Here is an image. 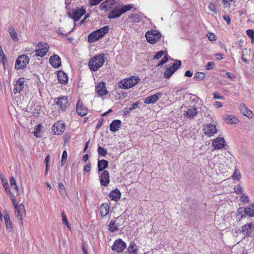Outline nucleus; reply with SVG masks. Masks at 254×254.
Segmentation results:
<instances>
[{"mask_svg":"<svg viewBox=\"0 0 254 254\" xmlns=\"http://www.w3.org/2000/svg\"><path fill=\"white\" fill-rule=\"evenodd\" d=\"M246 34L250 38H253L254 36V31L252 29H248L246 31Z\"/></svg>","mask_w":254,"mask_h":254,"instance_id":"obj_54","label":"nucleus"},{"mask_svg":"<svg viewBox=\"0 0 254 254\" xmlns=\"http://www.w3.org/2000/svg\"><path fill=\"white\" fill-rule=\"evenodd\" d=\"M67 12L69 16L75 21H78L80 18L85 13V10L83 7H76L69 11L67 9Z\"/></svg>","mask_w":254,"mask_h":254,"instance_id":"obj_6","label":"nucleus"},{"mask_svg":"<svg viewBox=\"0 0 254 254\" xmlns=\"http://www.w3.org/2000/svg\"><path fill=\"white\" fill-rule=\"evenodd\" d=\"M76 112L77 114L81 116H84L87 114V110L83 105L82 102L79 100L76 105Z\"/></svg>","mask_w":254,"mask_h":254,"instance_id":"obj_21","label":"nucleus"},{"mask_svg":"<svg viewBox=\"0 0 254 254\" xmlns=\"http://www.w3.org/2000/svg\"><path fill=\"white\" fill-rule=\"evenodd\" d=\"M121 195L120 191L116 189L110 192L109 196L112 200L117 201L120 198Z\"/></svg>","mask_w":254,"mask_h":254,"instance_id":"obj_26","label":"nucleus"},{"mask_svg":"<svg viewBox=\"0 0 254 254\" xmlns=\"http://www.w3.org/2000/svg\"><path fill=\"white\" fill-rule=\"evenodd\" d=\"M207 38L211 41L215 40V35L213 33H209L207 35Z\"/></svg>","mask_w":254,"mask_h":254,"instance_id":"obj_55","label":"nucleus"},{"mask_svg":"<svg viewBox=\"0 0 254 254\" xmlns=\"http://www.w3.org/2000/svg\"><path fill=\"white\" fill-rule=\"evenodd\" d=\"M254 223H250L246 224L241 228V232L244 236V238L247 237H252L254 235Z\"/></svg>","mask_w":254,"mask_h":254,"instance_id":"obj_9","label":"nucleus"},{"mask_svg":"<svg viewBox=\"0 0 254 254\" xmlns=\"http://www.w3.org/2000/svg\"><path fill=\"white\" fill-rule=\"evenodd\" d=\"M215 56L218 60H222L223 58L222 55L221 54H216L215 55Z\"/></svg>","mask_w":254,"mask_h":254,"instance_id":"obj_63","label":"nucleus"},{"mask_svg":"<svg viewBox=\"0 0 254 254\" xmlns=\"http://www.w3.org/2000/svg\"><path fill=\"white\" fill-rule=\"evenodd\" d=\"M205 77V74L202 72H198L195 74L193 78L195 80H202Z\"/></svg>","mask_w":254,"mask_h":254,"instance_id":"obj_38","label":"nucleus"},{"mask_svg":"<svg viewBox=\"0 0 254 254\" xmlns=\"http://www.w3.org/2000/svg\"><path fill=\"white\" fill-rule=\"evenodd\" d=\"M100 9L102 10H108L109 8H110V7H109V5L108 4L107 2L106 1L102 2L100 5Z\"/></svg>","mask_w":254,"mask_h":254,"instance_id":"obj_43","label":"nucleus"},{"mask_svg":"<svg viewBox=\"0 0 254 254\" xmlns=\"http://www.w3.org/2000/svg\"><path fill=\"white\" fill-rule=\"evenodd\" d=\"M131 17L133 18V21L135 22H137L140 20L139 16L137 13L131 14Z\"/></svg>","mask_w":254,"mask_h":254,"instance_id":"obj_49","label":"nucleus"},{"mask_svg":"<svg viewBox=\"0 0 254 254\" xmlns=\"http://www.w3.org/2000/svg\"><path fill=\"white\" fill-rule=\"evenodd\" d=\"M175 72L173 68H172L171 67H167L164 73V78H169Z\"/></svg>","mask_w":254,"mask_h":254,"instance_id":"obj_34","label":"nucleus"},{"mask_svg":"<svg viewBox=\"0 0 254 254\" xmlns=\"http://www.w3.org/2000/svg\"><path fill=\"white\" fill-rule=\"evenodd\" d=\"M159 99V93L147 97L144 99V103L146 104H153Z\"/></svg>","mask_w":254,"mask_h":254,"instance_id":"obj_27","label":"nucleus"},{"mask_svg":"<svg viewBox=\"0 0 254 254\" xmlns=\"http://www.w3.org/2000/svg\"><path fill=\"white\" fill-rule=\"evenodd\" d=\"M245 212L247 215H248L250 217H254V204H252L250 206L245 208Z\"/></svg>","mask_w":254,"mask_h":254,"instance_id":"obj_33","label":"nucleus"},{"mask_svg":"<svg viewBox=\"0 0 254 254\" xmlns=\"http://www.w3.org/2000/svg\"><path fill=\"white\" fill-rule=\"evenodd\" d=\"M121 121L120 120H115L112 122L110 125V129L112 132L118 131L121 126Z\"/></svg>","mask_w":254,"mask_h":254,"instance_id":"obj_25","label":"nucleus"},{"mask_svg":"<svg viewBox=\"0 0 254 254\" xmlns=\"http://www.w3.org/2000/svg\"><path fill=\"white\" fill-rule=\"evenodd\" d=\"M50 64L55 68H59L61 65L60 57L57 55L51 56L49 59Z\"/></svg>","mask_w":254,"mask_h":254,"instance_id":"obj_17","label":"nucleus"},{"mask_svg":"<svg viewBox=\"0 0 254 254\" xmlns=\"http://www.w3.org/2000/svg\"><path fill=\"white\" fill-rule=\"evenodd\" d=\"M147 41L151 44H154L159 40V32L152 30L147 31L145 34Z\"/></svg>","mask_w":254,"mask_h":254,"instance_id":"obj_11","label":"nucleus"},{"mask_svg":"<svg viewBox=\"0 0 254 254\" xmlns=\"http://www.w3.org/2000/svg\"><path fill=\"white\" fill-rule=\"evenodd\" d=\"M67 155L66 151V150H64L63 151V154H62V159H64L66 160V158H67Z\"/></svg>","mask_w":254,"mask_h":254,"instance_id":"obj_60","label":"nucleus"},{"mask_svg":"<svg viewBox=\"0 0 254 254\" xmlns=\"http://www.w3.org/2000/svg\"><path fill=\"white\" fill-rule=\"evenodd\" d=\"M91 167V165L90 163H88L86 164L83 168L84 173H88L90 170Z\"/></svg>","mask_w":254,"mask_h":254,"instance_id":"obj_50","label":"nucleus"},{"mask_svg":"<svg viewBox=\"0 0 254 254\" xmlns=\"http://www.w3.org/2000/svg\"><path fill=\"white\" fill-rule=\"evenodd\" d=\"M132 7L131 4L115 7L108 15L109 19H113L120 17L122 14L129 10Z\"/></svg>","mask_w":254,"mask_h":254,"instance_id":"obj_4","label":"nucleus"},{"mask_svg":"<svg viewBox=\"0 0 254 254\" xmlns=\"http://www.w3.org/2000/svg\"><path fill=\"white\" fill-rule=\"evenodd\" d=\"M198 112V109L196 106H189L184 111L183 115L185 118L191 120L197 115Z\"/></svg>","mask_w":254,"mask_h":254,"instance_id":"obj_7","label":"nucleus"},{"mask_svg":"<svg viewBox=\"0 0 254 254\" xmlns=\"http://www.w3.org/2000/svg\"><path fill=\"white\" fill-rule=\"evenodd\" d=\"M4 220L6 228L7 229L11 230L12 225L10 221V217L8 214H5L4 215Z\"/></svg>","mask_w":254,"mask_h":254,"instance_id":"obj_35","label":"nucleus"},{"mask_svg":"<svg viewBox=\"0 0 254 254\" xmlns=\"http://www.w3.org/2000/svg\"><path fill=\"white\" fill-rule=\"evenodd\" d=\"M241 178V175L240 172V171L238 169L235 168L234 172L232 176V179L233 180L239 181L240 180Z\"/></svg>","mask_w":254,"mask_h":254,"instance_id":"obj_37","label":"nucleus"},{"mask_svg":"<svg viewBox=\"0 0 254 254\" xmlns=\"http://www.w3.org/2000/svg\"><path fill=\"white\" fill-rule=\"evenodd\" d=\"M182 62L180 60H176L175 63L173 64V65L170 66L171 68H173L176 71L179 67L181 66Z\"/></svg>","mask_w":254,"mask_h":254,"instance_id":"obj_42","label":"nucleus"},{"mask_svg":"<svg viewBox=\"0 0 254 254\" xmlns=\"http://www.w3.org/2000/svg\"><path fill=\"white\" fill-rule=\"evenodd\" d=\"M96 92L99 96H104L108 94V91L106 88L105 82H100L97 84L95 88Z\"/></svg>","mask_w":254,"mask_h":254,"instance_id":"obj_15","label":"nucleus"},{"mask_svg":"<svg viewBox=\"0 0 254 254\" xmlns=\"http://www.w3.org/2000/svg\"><path fill=\"white\" fill-rule=\"evenodd\" d=\"M215 65V64L212 62H209L207 63L206 65V69L207 70L212 69Z\"/></svg>","mask_w":254,"mask_h":254,"instance_id":"obj_48","label":"nucleus"},{"mask_svg":"<svg viewBox=\"0 0 254 254\" xmlns=\"http://www.w3.org/2000/svg\"><path fill=\"white\" fill-rule=\"evenodd\" d=\"M240 200L241 202H243L244 203H248L250 202V197L246 193H243L240 197Z\"/></svg>","mask_w":254,"mask_h":254,"instance_id":"obj_40","label":"nucleus"},{"mask_svg":"<svg viewBox=\"0 0 254 254\" xmlns=\"http://www.w3.org/2000/svg\"><path fill=\"white\" fill-rule=\"evenodd\" d=\"M105 62L103 54L92 57L89 61V66L91 70L96 71L101 67Z\"/></svg>","mask_w":254,"mask_h":254,"instance_id":"obj_3","label":"nucleus"},{"mask_svg":"<svg viewBox=\"0 0 254 254\" xmlns=\"http://www.w3.org/2000/svg\"><path fill=\"white\" fill-rule=\"evenodd\" d=\"M67 102V99L65 96L58 98L56 104L58 106L59 111H64L66 108Z\"/></svg>","mask_w":254,"mask_h":254,"instance_id":"obj_20","label":"nucleus"},{"mask_svg":"<svg viewBox=\"0 0 254 254\" xmlns=\"http://www.w3.org/2000/svg\"><path fill=\"white\" fill-rule=\"evenodd\" d=\"M29 58L26 54H22L19 56L16 59L15 64V69L16 70H23L29 63Z\"/></svg>","mask_w":254,"mask_h":254,"instance_id":"obj_5","label":"nucleus"},{"mask_svg":"<svg viewBox=\"0 0 254 254\" xmlns=\"http://www.w3.org/2000/svg\"><path fill=\"white\" fill-rule=\"evenodd\" d=\"M100 181L102 186L107 187L110 182L109 173L108 171H104L99 176Z\"/></svg>","mask_w":254,"mask_h":254,"instance_id":"obj_16","label":"nucleus"},{"mask_svg":"<svg viewBox=\"0 0 254 254\" xmlns=\"http://www.w3.org/2000/svg\"><path fill=\"white\" fill-rule=\"evenodd\" d=\"M160 59H161V60H160V66L164 64L169 60L171 61L174 60L168 55L166 49L164 50H162L160 51Z\"/></svg>","mask_w":254,"mask_h":254,"instance_id":"obj_18","label":"nucleus"},{"mask_svg":"<svg viewBox=\"0 0 254 254\" xmlns=\"http://www.w3.org/2000/svg\"><path fill=\"white\" fill-rule=\"evenodd\" d=\"M122 219V218L118 217L115 221H111L108 226L109 231L112 232H114L119 230L120 227H122V225L120 223V221Z\"/></svg>","mask_w":254,"mask_h":254,"instance_id":"obj_14","label":"nucleus"},{"mask_svg":"<svg viewBox=\"0 0 254 254\" xmlns=\"http://www.w3.org/2000/svg\"><path fill=\"white\" fill-rule=\"evenodd\" d=\"M127 251L130 254H135L138 252L137 247L133 242H130L127 248Z\"/></svg>","mask_w":254,"mask_h":254,"instance_id":"obj_31","label":"nucleus"},{"mask_svg":"<svg viewBox=\"0 0 254 254\" xmlns=\"http://www.w3.org/2000/svg\"><path fill=\"white\" fill-rule=\"evenodd\" d=\"M225 121L228 124H234L238 123V119L234 116H229L225 118Z\"/></svg>","mask_w":254,"mask_h":254,"instance_id":"obj_36","label":"nucleus"},{"mask_svg":"<svg viewBox=\"0 0 254 254\" xmlns=\"http://www.w3.org/2000/svg\"><path fill=\"white\" fill-rule=\"evenodd\" d=\"M65 126L63 121L56 122L52 127V131L55 134L60 135L64 132Z\"/></svg>","mask_w":254,"mask_h":254,"instance_id":"obj_12","label":"nucleus"},{"mask_svg":"<svg viewBox=\"0 0 254 254\" xmlns=\"http://www.w3.org/2000/svg\"><path fill=\"white\" fill-rule=\"evenodd\" d=\"M127 245L122 239H118L114 243L113 245L112 246V250L117 253H121L124 251L126 248Z\"/></svg>","mask_w":254,"mask_h":254,"instance_id":"obj_10","label":"nucleus"},{"mask_svg":"<svg viewBox=\"0 0 254 254\" xmlns=\"http://www.w3.org/2000/svg\"><path fill=\"white\" fill-rule=\"evenodd\" d=\"M214 106L216 108H220L223 106V104L221 102H218V101H215L214 103Z\"/></svg>","mask_w":254,"mask_h":254,"instance_id":"obj_57","label":"nucleus"},{"mask_svg":"<svg viewBox=\"0 0 254 254\" xmlns=\"http://www.w3.org/2000/svg\"><path fill=\"white\" fill-rule=\"evenodd\" d=\"M8 32L11 38L13 39V41L15 42L18 41L19 39L18 38L17 33L13 27L10 26L9 27Z\"/></svg>","mask_w":254,"mask_h":254,"instance_id":"obj_32","label":"nucleus"},{"mask_svg":"<svg viewBox=\"0 0 254 254\" xmlns=\"http://www.w3.org/2000/svg\"><path fill=\"white\" fill-rule=\"evenodd\" d=\"M50 156L49 154H48L46 156V158H45V160H44V163L46 164V166L47 165H49V161H50Z\"/></svg>","mask_w":254,"mask_h":254,"instance_id":"obj_59","label":"nucleus"},{"mask_svg":"<svg viewBox=\"0 0 254 254\" xmlns=\"http://www.w3.org/2000/svg\"><path fill=\"white\" fill-rule=\"evenodd\" d=\"M109 206L107 203H103L100 207V213L102 217H106L109 213Z\"/></svg>","mask_w":254,"mask_h":254,"instance_id":"obj_28","label":"nucleus"},{"mask_svg":"<svg viewBox=\"0 0 254 254\" xmlns=\"http://www.w3.org/2000/svg\"><path fill=\"white\" fill-rule=\"evenodd\" d=\"M102 123H103V119H101L99 120L98 123L96 125V128H99L101 126Z\"/></svg>","mask_w":254,"mask_h":254,"instance_id":"obj_64","label":"nucleus"},{"mask_svg":"<svg viewBox=\"0 0 254 254\" xmlns=\"http://www.w3.org/2000/svg\"><path fill=\"white\" fill-rule=\"evenodd\" d=\"M62 217L63 223L66 226H67V227L68 228H70L69 225L68 223L67 219L66 218V216L64 211L62 213Z\"/></svg>","mask_w":254,"mask_h":254,"instance_id":"obj_44","label":"nucleus"},{"mask_svg":"<svg viewBox=\"0 0 254 254\" xmlns=\"http://www.w3.org/2000/svg\"><path fill=\"white\" fill-rule=\"evenodd\" d=\"M41 129V125H39L36 127V128H35V131L34 132V135L36 137H39L38 133L40 132Z\"/></svg>","mask_w":254,"mask_h":254,"instance_id":"obj_47","label":"nucleus"},{"mask_svg":"<svg viewBox=\"0 0 254 254\" xmlns=\"http://www.w3.org/2000/svg\"><path fill=\"white\" fill-rule=\"evenodd\" d=\"M226 75L229 78H231V79H234L235 77V76L233 75V74H232V73L229 72H227L226 73Z\"/></svg>","mask_w":254,"mask_h":254,"instance_id":"obj_62","label":"nucleus"},{"mask_svg":"<svg viewBox=\"0 0 254 254\" xmlns=\"http://www.w3.org/2000/svg\"><path fill=\"white\" fill-rule=\"evenodd\" d=\"M213 98L214 99L223 100L224 97L223 96L220 95V94L217 92H214L213 94Z\"/></svg>","mask_w":254,"mask_h":254,"instance_id":"obj_51","label":"nucleus"},{"mask_svg":"<svg viewBox=\"0 0 254 254\" xmlns=\"http://www.w3.org/2000/svg\"><path fill=\"white\" fill-rule=\"evenodd\" d=\"M139 81L140 78L138 76H132L119 82L118 87L121 89H128L134 86Z\"/></svg>","mask_w":254,"mask_h":254,"instance_id":"obj_1","label":"nucleus"},{"mask_svg":"<svg viewBox=\"0 0 254 254\" xmlns=\"http://www.w3.org/2000/svg\"><path fill=\"white\" fill-rule=\"evenodd\" d=\"M109 27L105 26L99 29L92 32L88 36V41L93 43L103 37L109 31Z\"/></svg>","mask_w":254,"mask_h":254,"instance_id":"obj_2","label":"nucleus"},{"mask_svg":"<svg viewBox=\"0 0 254 254\" xmlns=\"http://www.w3.org/2000/svg\"><path fill=\"white\" fill-rule=\"evenodd\" d=\"M11 200L12 201V204L14 206L15 209H17V208H20V205H18V204L16 203V201L15 200L14 197L13 196H11Z\"/></svg>","mask_w":254,"mask_h":254,"instance_id":"obj_52","label":"nucleus"},{"mask_svg":"<svg viewBox=\"0 0 254 254\" xmlns=\"http://www.w3.org/2000/svg\"><path fill=\"white\" fill-rule=\"evenodd\" d=\"M36 47L38 48L35 50V55L37 57H43L49 51V46L46 43L39 42L37 44Z\"/></svg>","mask_w":254,"mask_h":254,"instance_id":"obj_8","label":"nucleus"},{"mask_svg":"<svg viewBox=\"0 0 254 254\" xmlns=\"http://www.w3.org/2000/svg\"><path fill=\"white\" fill-rule=\"evenodd\" d=\"M24 86V81L23 78H19L14 85L13 92L14 94L20 93Z\"/></svg>","mask_w":254,"mask_h":254,"instance_id":"obj_23","label":"nucleus"},{"mask_svg":"<svg viewBox=\"0 0 254 254\" xmlns=\"http://www.w3.org/2000/svg\"><path fill=\"white\" fill-rule=\"evenodd\" d=\"M108 162L105 160H99L98 162V168L99 171H102L107 168Z\"/></svg>","mask_w":254,"mask_h":254,"instance_id":"obj_30","label":"nucleus"},{"mask_svg":"<svg viewBox=\"0 0 254 254\" xmlns=\"http://www.w3.org/2000/svg\"><path fill=\"white\" fill-rule=\"evenodd\" d=\"M185 75L188 77H191L192 73L190 72V70H187L185 72Z\"/></svg>","mask_w":254,"mask_h":254,"instance_id":"obj_61","label":"nucleus"},{"mask_svg":"<svg viewBox=\"0 0 254 254\" xmlns=\"http://www.w3.org/2000/svg\"><path fill=\"white\" fill-rule=\"evenodd\" d=\"M98 152L99 155L104 157L107 154V150L100 146H99L98 147Z\"/></svg>","mask_w":254,"mask_h":254,"instance_id":"obj_41","label":"nucleus"},{"mask_svg":"<svg viewBox=\"0 0 254 254\" xmlns=\"http://www.w3.org/2000/svg\"><path fill=\"white\" fill-rule=\"evenodd\" d=\"M59 189L61 194L64 197H65L66 194V192L64 184L61 182L59 183Z\"/></svg>","mask_w":254,"mask_h":254,"instance_id":"obj_39","label":"nucleus"},{"mask_svg":"<svg viewBox=\"0 0 254 254\" xmlns=\"http://www.w3.org/2000/svg\"><path fill=\"white\" fill-rule=\"evenodd\" d=\"M239 108L240 111L244 115L247 116L249 118H252L253 113L252 111L248 109L245 104H241Z\"/></svg>","mask_w":254,"mask_h":254,"instance_id":"obj_24","label":"nucleus"},{"mask_svg":"<svg viewBox=\"0 0 254 254\" xmlns=\"http://www.w3.org/2000/svg\"><path fill=\"white\" fill-rule=\"evenodd\" d=\"M15 211L16 217L18 220V223L20 226H22L23 225V222L21 212L25 213L24 205L23 204H20V208H18L17 209H15Z\"/></svg>","mask_w":254,"mask_h":254,"instance_id":"obj_22","label":"nucleus"},{"mask_svg":"<svg viewBox=\"0 0 254 254\" xmlns=\"http://www.w3.org/2000/svg\"><path fill=\"white\" fill-rule=\"evenodd\" d=\"M138 104L137 103H134L131 105V106L129 107L128 110L129 111L136 109L138 106Z\"/></svg>","mask_w":254,"mask_h":254,"instance_id":"obj_56","label":"nucleus"},{"mask_svg":"<svg viewBox=\"0 0 254 254\" xmlns=\"http://www.w3.org/2000/svg\"><path fill=\"white\" fill-rule=\"evenodd\" d=\"M203 130L204 131V133L209 136H213L217 132L216 126L212 124L205 125L203 127Z\"/></svg>","mask_w":254,"mask_h":254,"instance_id":"obj_13","label":"nucleus"},{"mask_svg":"<svg viewBox=\"0 0 254 254\" xmlns=\"http://www.w3.org/2000/svg\"><path fill=\"white\" fill-rule=\"evenodd\" d=\"M225 145V141L222 137H217L212 141V146L215 149H220Z\"/></svg>","mask_w":254,"mask_h":254,"instance_id":"obj_19","label":"nucleus"},{"mask_svg":"<svg viewBox=\"0 0 254 254\" xmlns=\"http://www.w3.org/2000/svg\"><path fill=\"white\" fill-rule=\"evenodd\" d=\"M58 80L62 84H66L68 82V77L66 74L63 71H59L57 73Z\"/></svg>","mask_w":254,"mask_h":254,"instance_id":"obj_29","label":"nucleus"},{"mask_svg":"<svg viewBox=\"0 0 254 254\" xmlns=\"http://www.w3.org/2000/svg\"><path fill=\"white\" fill-rule=\"evenodd\" d=\"M208 8L210 9V10L212 11L215 13H216L217 12L215 4L212 2L209 3L208 5Z\"/></svg>","mask_w":254,"mask_h":254,"instance_id":"obj_45","label":"nucleus"},{"mask_svg":"<svg viewBox=\"0 0 254 254\" xmlns=\"http://www.w3.org/2000/svg\"><path fill=\"white\" fill-rule=\"evenodd\" d=\"M9 183L11 186V188L13 187H16V182L14 178L13 177H11L9 179Z\"/></svg>","mask_w":254,"mask_h":254,"instance_id":"obj_53","label":"nucleus"},{"mask_svg":"<svg viewBox=\"0 0 254 254\" xmlns=\"http://www.w3.org/2000/svg\"><path fill=\"white\" fill-rule=\"evenodd\" d=\"M223 19L227 22L228 24H230L231 19H230V18L229 15H224L223 16Z\"/></svg>","mask_w":254,"mask_h":254,"instance_id":"obj_58","label":"nucleus"},{"mask_svg":"<svg viewBox=\"0 0 254 254\" xmlns=\"http://www.w3.org/2000/svg\"><path fill=\"white\" fill-rule=\"evenodd\" d=\"M234 190L235 192L237 194H242L243 189L241 186L238 185L237 186H235L234 188Z\"/></svg>","mask_w":254,"mask_h":254,"instance_id":"obj_46","label":"nucleus"}]
</instances>
